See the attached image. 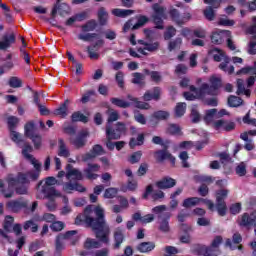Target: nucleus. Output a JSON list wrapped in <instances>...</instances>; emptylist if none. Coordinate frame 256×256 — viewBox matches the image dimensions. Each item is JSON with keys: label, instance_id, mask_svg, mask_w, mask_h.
Segmentation results:
<instances>
[{"label": "nucleus", "instance_id": "7", "mask_svg": "<svg viewBox=\"0 0 256 256\" xmlns=\"http://www.w3.org/2000/svg\"><path fill=\"white\" fill-rule=\"evenodd\" d=\"M152 11L154 12L152 15V21L156 29H165L163 19H167V8L165 6H161L159 3H154L152 5Z\"/></svg>", "mask_w": 256, "mask_h": 256}, {"label": "nucleus", "instance_id": "38", "mask_svg": "<svg viewBox=\"0 0 256 256\" xmlns=\"http://www.w3.org/2000/svg\"><path fill=\"white\" fill-rule=\"evenodd\" d=\"M227 103H228V107L235 108V107H241V105H243L244 101L239 96L230 95L228 97Z\"/></svg>", "mask_w": 256, "mask_h": 256}, {"label": "nucleus", "instance_id": "39", "mask_svg": "<svg viewBox=\"0 0 256 256\" xmlns=\"http://www.w3.org/2000/svg\"><path fill=\"white\" fill-rule=\"evenodd\" d=\"M42 193L45 194L47 199H55V197H59V193H57L55 187L51 186H43Z\"/></svg>", "mask_w": 256, "mask_h": 256}, {"label": "nucleus", "instance_id": "25", "mask_svg": "<svg viewBox=\"0 0 256 256\" xmlns=\"http://www.w3.org/2000/svg\"><path fill=\"white\" fill-rule=\"evenodd\" d=\"M15 41H16V37L14 33L10 35H4L2 37V41H0V49L2 51H5V49H9V47H11V45H13Z\"/></svg>", "mask_w": 256, "mask_h": 256}, {"label": "nucleus", "instance_id": "44", "mask_svg": "<svg viewBox=\"0 0 256 256\" xmlns=\"http://www.w3.org/2000/svg\"><path fill=\"white\" fill-rule=\"evenodd\" d=\"M15 222V218L12 216H6L3 223V229L6 233H11L13 231V223Z\"/></svg>", "mask_w": 256, "mask_h": 256}, {"label": "nucleus", "instance_id": "12", "mask_svg": "<svg viewBox=\"0 0 256 256\" xmlns=\"http://www.w3.org/2000/svg\"><path fill=\"white\" fill-rule=\"evenodd\" d=\"M107 151H105V148L101 146V144H96L92 146L89 152L82 155V161L83 163H87V161H93V159H96V157H101V155H106Z\"/></svg>", "mask_w": 256, "mask_h": 256}, {"label": "nucleus", "instance_id": "42", "mask_svg": "<svg viewBox=\"0 0 256 256\" xmlns=\"http://www.w3.org/2000/svg\"><path fill=\"white\" fill-rule=\"evenodd\" d=\"M25 137H33L35 135V122L29 121L24 126Z\"/></svg>", "mask_w": 256, "mask_h": 256}, {"label": "nucleus", "instance_id": "6", "mask_svg": "<svg viewBox=\"0 0 256 256\" xmlns=\"http://www.w3.org/2000/svg\"><path fill=\"white\" fill-rule=\"evenodd\" d=\"M167 211V206L159 205L152 208V213L157 215L158 219H160L159 231L162 233H169L171 231V227L169 226V220L171 219V212Z\"/></svg>", "mask_w": 256, "mask_h": 256}, {"label": "nucleus", "instance_id": "26", "mask_svg": "<svg viewBox=\"0 0 256 256\" xmlns=\"http://www.w3.org/2000/svg\"><path fill=\"white\" fill-rule=\"evenodd\" d=\"M77 230H69L65 233L58 234L62 239L71 241V245H77V242L79 241V237L75 236L77 235Z\"/></svg>", "mask_w": 256, "mask_h": 256}, {"label": "nucleus", "instance_id": "31", "mask_svg": "<svg viewBox=\"0 0 256 256\" xmlns=\"http://www.w3.org/2000/svg\"><path fill=\"white\" fill-rule=\"evenodd\" d=\"M236 85V95H245L246 97H251V90L245 89V81L243 79H238Z\"/></svg>", "mask_w": 256, "mask_h": 256}, {"label": "nucleus", "instance_id": "28", "mask_svg": "<svg viewBox=\"0 0 256 256\" xmlns=\"http://www.w3.org/2000/svg\"><path fill=\"white\" fill-rule=\"evenodd\" d=\"M229 63H231V59L229 57L224 58V61L219 64V69L224 73H228V75H233L235 67L233 65L229 66Z\"/></svg>", "mask_w": 256, "mask_h": 256}, {"label": "nucleus", "instance_id": "53", "mask_svg": "<svg viewBox=\"0 0 256 256\" xmlns=\"http://www.w3.org/2000/svg\"><path fill=\"white\" fill-rule=\"evenodd\" d=\"M190 119L192 123H199L201 121V113L197 110V107H193L190 112Z\"/></svg>", "mask_w": 256, "mask_h": 256}, {"label": "nucleus", "instance_id": "57", "mask_svg": "<svg viewBox=\"0 0 256 256\" xmlns=\"http://www.w3.org/2000/svg\"><path fill=\"white\" fill-rule=\"evenodd\" d=\"M7 123L9 131H13L17 128V125H19V118L15 116H9L7 119Z\"/></svg>", "mask_w": 256, "mask_h": 256}, {"label": "nucleus", "instance_id": "4", "mask_svg": "<svg viewBox=\"0 0 256 256\" xmlns=\"http://www.w3.org/2000/svg\"><path fill=\"white\" fill-rule=\"evenodd\" d=\"M127 99L131 102L125 101L121 98H111L110 103L115 105V107H119L120 109H128V107H131L133 103L136 109H141L144 111H149V109H151V105L149 103L139 101V98H135L131 94L127 95Z\"/></svg>", "mask_w": 256, "mask_h": 256}, {"label": "nucleus", "instance_id": "64", "mask_svg": "<svg viewBox=\"0 0 256 256\" xmlns=\"http://www.w3.org/2000/svg\"><path fill=\"white\" fill-rule=\"evenodd\" d=\"M32 152H33V146H31V144L29 143H25L22 149V155H24L26 159H32L33 155L30 154Z\"/></svg>", "mask_w": 256, "mask_h": 256}, {"label": "nucleus", "instance_id": "13", "mask_svg": "<svg viewBox=\"0 0 256 256\" xmlns=\"http://www.w3.org/2000/svg\"><path fill=\"white\" fill-rule=\"evenodd\" d=\"M154 158L157 163H163V161L167 160L170 161L172 165H175V157L172 153L169 152V146H165L161 150H157L154 152Z\"/></svg>", "mask_w": 256, "mask_h": 256}, {"label": "nucleus", "instance_id": "58", "mask_svg": "<svg viewBox=\"0 0 256 256\" xmlns=\"http://www.w3.org/2000/svg\"><path fill=\"white\" fill-rule=\"evenodd\" d=\"M141 157H143V152L141 150L136 151L132 153V155L129 157L128 161L131 163V165H135V163H139L141 161Z\"/></svg>", "mask_w": 256, "mask_h": 256}, {"label": "nucleus", "instance_id": "22", "mask_svg": "<svg viewBox=\"0 0 256 256\" xmlns=\"http://www.w3.org/2000/svg\"><path fill=\"white\" fill-rule=\"evenodd\" d=\"M155 247H157V245L153 241L140 242L136 246V251H138V253H151V251L155 250Z\"/></svg>", "mask_w": 256, "mask_h": 256}, {"label": "nucleus", "instance_id": "2", "mask_svg": "<svg viewBox=\"0 0 256 256\" xmlns=\"http://www.w3.org/2000/svg\"><path fill=\"white\" fill-rule=\"evenodd\" d=\"M66 173L65 171L61 170L58 172L57 178L61 179L62 177H66L68 182H61L62 183V189L64 193L71 194L73 191H77L78 193H85L87 191V188L83 186V184L79 183V181H83L84 176L83 172H81L77 168H73V165L67 164L66 165Z\"/></svg>", "mask_w": 256, "mask_h": 256}, {"label": "nucleus", "instance_id": "10", "mask_svg": "<svg viewBox=\"0 0 256 256\" xmlns=\"http://www.w3.org/2000/svg\"><path fill=\"white\" fill-rule=\"evenodd\" d=\"M125 123L117 122L116 127L113 128L111 124H106V135L110 139H121V135L126 131Z\"/></svg>", "mask_w": 256, "mask_h": 256}, {"label": "nucleus", "instance_id": "37", "mask_svg": "<svg viewBox=\"0 0 256 256\" xmlns=\"http://www.w3.org/2000/svg\"><path fill=\"white\" fill-rule=\"evenodd\" d=\"M56 1H57L56 4L52 8L51 16L56 17L57 11H58L59 15H61V17H63V15H65V13H67V11L62 10L61 7H67V4H65V3L59 4V3H61V0H56Z\"/></svg>", "mask_w": 256, "mask_h": 256}, {"label": "nucleus", "instance_id": "46", "mask_svg": "<svg viewBox=\"0 0 256 256\" xmlns=\"http://www.w3.org/2000/svg\"><path fill=\"white\" fill-rule=\"evenodd\" d=\"M154 117H156V119L161 122V121H167V119H169V117H171V113H169V111H165V110H158L153 112Z\"/></svg>", "mask_w": 256, "mask_h": 256}, {"label": "nucleus", "instance_id": "24", "mask_svg": "<svg viewBox=\"0 0 256 256\" xmlns=\"http://www.w3.org/2000/svg\"><path fill=\"white\" fill-rule=\"evenodd\" d=\"M216 130L222 129L223 131L229 132L235 129V122H226L225 120H217L214 123Z\"/></svg>", "mask_w": 256, "mask_h": 256}, {"label": "nucleus", "instance_id": "60", "mask_svg": "<svg viewBox=\"0 0 256 256\" xmlns=\"http://www.w3.org/2000/svg\"><path fill=\"white\" fill-rule=\"evenodd\" d=\"M8 207H10L14 213H17V211H20V209L25 207V202L12 201L8 203Z\"/></svg>", "mask_w": 256, "mask_h": 256}, {"label": "nucleus", "instance_id": "23", "mask_svg": "<svg viewBox=\"0 0 256 256\" xmlns=\"http://www.w3.org/2000/svg\"><path fill=\"white\" fill-rule=\"evenodd\" d=\"M143 101H159L161 99V87H154L153 93L151 91H146L142 97Z\"/></svg>", "mask_w": 256, "mask_h": 256}, {"label": "nucleus", "instance_id": "9", "mask_svg": "<svg viewBox=\"0 0 256 256\" xmlns=\"http://www.w3.org/2000/svg\"><path fill=\"white\" fill-rule=\"evenodd\" d=\"M201 202L205 203L210 211H213V209H215V204L213 203V201L199 197H189L184 199L182 207H185V209H191V207H195Z\"/></svg>", "mask_w": 256, "mask_h": 256}, {"label": "nucleus", "instance_id": "5", "mask_svg": "<svg viewBox=\"0 0 256 256\" xmlns=\"http://www.w3.org/2000/svg\"><path fill=\"white\" fill-rule=\"evenodd\" d=\"M6 181L8 183V190L2 189V194L6 199H11L14 193L13 189H15L17 185H27L29 178L27 173L19 172L16 178L13 174H8Z\"/></svg>", "mask_w": 256, "mask_h": 256}, {"label": "nucleus", "instance_id": "16", "mask_svg": "<svg viewBox=\"0 0 256 256\" xmlns=\"http://www.w3.org/2000/svg\"><path fill=\"white\" fill-rule=\"evenodd\" d=\"M193 253L203 256H217V250L203 244H194L192 246Z\"/></svg>", "mask_w": 256, "mask_h": 256}, {"label": "nucleus", "instance_id": "62", "mask_svg": "<svg viewBox=\"0 0 256 256\" xmlns=\"http://www.w3.org/2000/svg\"><path fill=\"white\" fill-rule=\"evenodd\" d=\"M217 115V109L213 108L206 111V114L204 116L205 123L209 124L213 122V117Z\"/></svg>", "mask_w": 256, "mask_h": 256}, {"label": "nucleus", "instance_id": "14", "mask_svg": "<svg viewBox=\"0 0 256 256\" xmlns=\"http://www.w3.org/2000/svg\"><path fill=\"white\" fill-rule=\"evenodd\" d=\"M89 137L88 130H80L75 138L70 139L76 149H83L87 145V138Z\"/></svg>", "mask_w": 256, "mask_h": 256}, {"label": "nucleus", "instance_id": "33", "mask_svg": "<svg viewBox=\"0 0 256 256\" xmlns=\"http://www.w3.org/2000/svg\"><path fill=\"white\" fill-rule=\"evenodd\" d=\"M72 123H89V117L85 116L81 111H76L71 115Z\"/></svg>", "mask_w": 256, "mask_h": 256}, {"label": "nucleus", "instance_id": "30", "mask_svg": "<svg viewBox=\"0 0 256 256\" xmlns=\"http://www.w3.org/2000/svg\"><path fill=\"white\" fill-rule=\"evenodd\" d=\"M70 103H71V100L66 99L64 103H62L60 107L55 110V115H59L60 117H62V119H65V117H67L68 115V111H69L68 105Z\"/></svg>", "mask_w": 256, "mask_h": 256}, {"label": "nucleus", "instance_id": "55", "mask_svg": "<svg viewBox=\"0 0 256 256\" xmlns=\"http://www.w3.org/2000/svg\"><path fill=\"white\" fill-rule=\"evenodd\" d=\"M221 243H223V237L222 236H215L211 245L208 246V247H211V249H215L216 254L218 256L219 255V246L221 245Z\"/></svg>", "mask_w": 256, "mask_h": 256}, {"label": "nucleus", "instance_id": "48", "mask_svg": "<svg viewBox=\"0 0 256 256\" xmlns=\"http://www.w3.org/2000/svg\"><path fill=\"white\" fill-rule=\"evenodd\" d=\"M209 55H212L214 61L217 63L221 62L224 57L223 50H219L218 48L211 49Z\"/></svg>", "mask_w": 256, "mask_h": 256}, {"label": "nucleus", "instance_id": "56", "mask_svg": "<svg viewBox=\"0 0 256 256\" xmlns=\"http://www.w3.org/2000/svg\"><path fill=\"white\" fill-rule=\"evenodd\" d=\"M249 73H256V61L254 62V66H246L240 69L236 75H249Z\"/></svg>", "mask_w": 256, "mask_h": 256}, {"label": "nucleus", "instance_id": "59", "mask_svg": "<svg viewBox=\"0 0 256 256\" xmlns=\"http://www.w3.org/2000/svg\"><path fill=\"white\" fill-rule=\"evenodd\" d=\"M117 193H119L117 188H107L104 191V199H114V197H117Z\"/></svg>", "mask_w": 256, "mask_h": 256}, {"label": "nucleus", "instance_id": "45", "mask_svg": "<svg viewBox=\"0 0 256 256\" xmlns=\"http://www.w3.org/2000/svg\"><path fill=\"white\" fill-rule=\"evenodd\" d=\"M8 85L9 87H12V89H19L20 87H23V80L17 76H12L9 78Z\"/></svg>", "mask_w": 256, "mask_h": 256}, {"label": "nucleus", "instance_id": "15", "mask_svg": "<svg viewBox=\"0 0 256 256\" xmlns=\"http://www.w3.org/2000/svg\"><path fill=\"white\" fill-rule=\"evenodd\" d=\"M101 169V166L99 164L95 163H88L87 168L83 170V173L89 181H95L96 179H99V171Z\"/></svg>", "mask_w": 256, "mask_h": 256}, {"label": "nucleus", "instance_id": "35", "mask_svg": "<svg viewBox=\"0 0 256 256\" xmlns=\"http://www.w3.org/2000/svg\"><path fill=\"white\" fill-rule=\"evenodd\" d=\"M101 247V241L98 239L95 240L93 238H87L84 242V249H87L88 251L91 249H100Z\"/></svg>", "mask_w": 256, "mask_h": 256}, {"label": "nucleus", "instance_id": "29", "mask_svg": "<svg viewBox=\"0 0 256 256\" xmlns=\"http://www.w3.org/2000/svg\"><path fill=\"white\" fill-rule=\"evenodd\" d=\"M98 22L101 27H105L107 25V22L109 21V13L105 9V7H100L98 10Z\"/></svg>", "mask_w": 256, "mask_h": 256}, {"label": "nucleus", "instance_id": "17", "mask_svg": "<svg viewBox=\"0 0 256 256\" xmlns=\"http://www.w3.org/2000/svg\"><path fill=\"white\" fill-rule=\"evenodd\" d=\"M256 222V211L251 212L250 214L245 212L241 215L240 220H238V225L240 227H253Z\"/></svg>", "mask_w": 256, "mask_h": 256}, {"label": "nucleus", "instance_id": "32", "mask_svg": "<svg viewBox=\"0 0 256 256\" xmlns=\"http://www.w3.org/2000/svg\"><path fill=\"white\" fill-rule=\"evenodd\" d=\"M210 91H213V93H216L217 94V91H219V89H221V87H223V82L221 80V78H218V77H215V76H212L210 77Z\"/></svg>", "mask_w": 256, "mask_h": 256}, {"label": "nucleus", "instance_id": "54", "mask_svg": "<svg viewBox=\"0 0 256 256\" xmlns=\"http://www.w3.org/2000/svg\"><path fill=\"white\" fill-rule=\"evenodd\" d=\"M62 131L63 133H65V135H76L77 133V127L71 125V124H64L62 127Z\"/></svg>", "mask_w": 256, "mask_h": 256}, {"label": "nucleus", "instance_id": "11", "mask_svg": "<svg viewBox=\"0 0 256 256\" xmlns=\"http://www.w3.org/2000/svg\"><path fill=\"white\" fill-rule=\"evenodd\" d=\"M169 15L172 21L176 23L178 27H183L187 21H191V13L187 12L181 16V12H179L176 8H170Z\"/></svg>", "mask_w": 256, "mask_h": 256}, {"label": "nucleus", "instance_id": "40", "mask_svg": "<svg viewBox=\"0 0 256 256\" xmlns=\"http://www.w3.org/2000/svg\"><path fill=\"white\" fill-rule=\"evenodd\" d=\"M133 13H135V11L121 8H115L112 10V15H114L115 17H121L122 19H125V17H129V15H133Z\"/></svg>", "mask_w": 256, "mask_h": 256}, {"label": "nucleus", "instance_id": "36", "mask_svg": "<svg viewBox=\"0 0 256 256\" xmlns=\"http://www.w3.org/2000/svg\"><path fill=\"white\" fill-rule=\"evenodd\" d=\"M132 81L134 85H139V87H145V74H141L140 72H134L132 74Z\"/></svg>", "mask_w": 256, "mask_h": 256}, {"label": "nucleus", "instance_id": "49", "mask_svg": "<svg viewBox=\"0 0 256 256\" xmlns=\"http://www.w3.org/2000/svg\"><path fill=\"white\" fill-rule=\"evenodd\" d=\"M146 23H149V17L145 15H140L136 24L132 26V31L140 29V27H143V25H145Z\"/></svg>", "mask_w": 256, "mask_h": 256}, {"label": "nucleus", "instance_id": "19", "mask_svg": "<svg viewBox=\"0 0 256 256\" xmlns=\"http://www.w3.org/2000/svg\"><path fill=\"white\" fill-rule=\"evenodd\" d=\"M175 185H177V180L169 176H165L161 180L156 182V187L158 189H173Z\"/></svg>", "mask_w": 256, "mask_h": 256}, {"label": "nucleus", "instance_id": "1", "mask_svg": "<svg viewBox=\"0 0 256 256\" xmlns=\"http://www.w3.org/2000/svg\"><path fill=\"white\" fill-rule=\"evenodd\" d=\"M83 223L92 229L96 239H99L104 245H109L111 228L105 221V211L101 207L86 206L84 214H79L75 218V225H83Z\"/></svg>", "mask_w": 256, "mask_h": 256}, {"label": "nucleus", "instance_id": "3", "mask_svg": "<svg viewBox=\"0 0 256 256\" xmlns=\"http://www.w3.org/2000/svg\"><path fill=\"white\" fill-rule=\"evenodd\" d=\"M187 217H191V213L187 209H182L177 216L179 223H181L180 233H182V235L179 236V241L184 245H189V243H191V233L194 231L193 226L185 223Z\"/></svg>", "mask_w": 256, "mask_h": 256}, {"label": "nucleus", "instance_id": "50", "mask_svg": "<svg viewBox=\"0 0 256 256\" xmlns=\"http://www.w3.org/2000/svg\"><path fill=\"white\" fill-rule=\"evenodd\" d=\"M183 39L176 38L168 43V51H175V49H181Z\"/></svg>", "mask_w": 256, "mask_h": 256}, {"label": "nucleus", "instance_id": "61", "mask_svg": "<svg viewBox=\"0 0 256 256\" xmlns=\"http://www.w3.org/2000/svg\"><path fill=\"white\" fill-rule=\"evenodd\" d=\"M50 229L55 233H59V231H63V229H65V222L54 220V223L50 225Z\"/></svg>", "mask_w": 256, "mask_h": 256}, {"label": "nucleus", "instance_id": "52", "mask_svg": "<svg viewBox=\"0 0 256 256\" xmlns=\"http://www.w3.org/2000/svg\"><path fill=\"white\" fill-rule=\"evenodd\" d=\"M29 139H31L34 149H41V145L43 143V138L39 134H34L33 136H30Z\"/></svg>", "mask_w": 256, "mask_h": 256}, {"label": "nucleus", "instance_id": "21", "mask_svg": "<svg viewBox=\"0 0 256 256\" xmlns=\"http://www.w3.org/2000/svg\"><path fill=\"white\" fill-rule=\"evenodd\" d=\"M207 95H216L213 90L209 87V84L203 83L196 92L197 99H200L201 101H204L205 97Z\"/></svg>", "mask_w": 256, "mask_h": 256}, {"label": "nucleus", "instance_id": "34", "mask_svg": "<svg viewBox=\"0 0 256 256\" xmlns=\"http://www.w3.org/2000/svg\"><path fill=\"white\" fill-rule=\"evenodd\" d=\"M145 143V134L141 133L137 138H131L129 141L130 149H135V147H141Z\"/></svg>", "mask_w": 256, "mask_h": 256}, {"label": "nucleus", "instance_id": "41", "mask_svg": "<svg viewBox=\"0 0 256 256\" xmlns=\"http://www.w3.org/2000/svg\"><path fill=\"white\" fill-rule=\"evenodd\" d=\"M97 20H88L84 25L81 26L83 33H89V31H95L97 29Z\"/></svg>", "mask_w": 256, "mask_h": 256}, {"label": "nucleus", "instance_id": "51", "mask_svg": "<svg viewBox=\"0 0 256 256\" xmlns=\"http://www.w3.org/2000/svg\"><path fill=\"white\" fill-rule=\"evenodd\" d=\"M24 231H27L28 229H31L32 233H37L39 231V225L35 224L33 220H28L23 225Z\"/></svg>", "mask_w": 256, "mask_h": 256}, {"label": "nucleus", "instance_id": "43", "mask_svg": "<svg viewBox=\"0 0 256 256\" xmlns=\"http://www.w3.org/2000/svg\"><path fill=\"white\" fill-rule=\"evenodd\" d=\"M166 133L168 135H183V132H181V126L178 124H168Z\"/></svg>", "mask_w": 256, "mask_h": 256}, {"label": "nucleus", "instance_id": "18", "mask_svg": "<svg viewBox=\"0 0 256 256\" xmlns=\"http://www.w3.org/2000/svg\"><path fill=\"white\" fill-rule=\"evenodd\" d=\"M113 239V248L121 249V245H123V242L125 241V230H123L121 227L116 228L113 233Z\"/></svg>", "mask_w": 256, "mask_h": 256}, {"label": "nucleus", "instance_id": "8", "mask_svg": "<svg viewBox=\"0 0 256 256\" xmlns=\"http://www.w3.org/2000/svg\"><path fill=\"white\" fill-rule=\"evenodd\" d=\"M229 196V190L220 189L216 191V210L220 217L227 215V202L225 199Z\"/></svg>", "mask_w": 256, "mask_h": 256}, {"label": "nucleus", "instance_id": "63", "mask_svg": "<svg viewBox=\"0 0 256 256\" xmlns=\"http://www.w3.org/2000/svg\"><path fill=\"white\" fill-rule=\"evenodd\" d=\"M152 143L154 145H161L162 148H164V147H169V145L171 144V141L169 140L163 141V138H161L160 136H154L152 138Z\"/></svg>", "mask_w": 256, "mask_h": 256}, {"label": "nucleus", "instance_id": "27", "mask_svg": "<svg viewBox=\"0 0 256 256\" xmlns=\"http://www.w3.org/2000/svg\"><path fill=\"white\" fill-rule=\"evenodd\" d=\"M58 147L59 157H64L67 159L71 156V152L67 149V145L65 144V140H63V138L58 139Z\"/></svg>", "mask_w": 256, "mask_h": 256}, {"label": "nucleus", "instance_id": "20", "mask_svg": "<svg viewBox=\"0 0 256 256\" xmlns=\"http://www.w3.org/2000/svg\"><path fill=\"white\" fill-rule=\"evenodd\" d=\"M227 33L228 32L225 30L213 31L210 36L211 43H213L214 45L223 44V42L225 41V37H227Z\"/></svg>", "mask_w": 256, "mask_h": 256}, {"label": "nucleus", "instance_id": "47", "mask_svg": "<svg viewBox=\"0 0 256 256\" xmlns=\"http://www.w3.org/2000/svg\"><path fill=\"white\" fill-rule=\"evenodd\" d=\"M186 111H187V103H185V102L177 103V105L175 107L176 117H183V115H185Z\"/></svg>", "mask_w": 256, "mask_h": 256}]
</instances>
